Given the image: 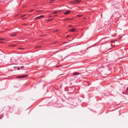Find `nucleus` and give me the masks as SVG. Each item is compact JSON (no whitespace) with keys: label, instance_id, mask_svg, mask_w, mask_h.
Listing matches in <instances>:
<instances>
[{"label":"nucleus","instance_id":"f257e3e1","mask_svg":"<svg viewBox=\"0 0 128 128\" xmlns=\"http://www.w3.org/2000/svg\"><path fill=\"white\" fill-rule=\"evenodd\" d=\"M83 51V50H81L79 52L73 53L74 54L75 53H77V55H79L81 56L83 54L82 53Z\"/></svg>","mask_w":128,"mask_h":128},{"label":"nucleus","instance_id":"f03ea898","mask_svg":"<svg viewBox=\"0 0 128 128\" xmlns=\"http://www.w3.org/2000/svg\"><path fill=\"white\" fill-rule=\"evenodd\" d=\"M5 40V39L2 38H0V42L2 43H4L5 42V41H4V40Z\"/></svg>","mask_w":128,"mask_h":128},{"label":"nucleus","instance_id":"7ed1b4c3","mask_svg":"<svg viewBox=\"0 0 128 128\" xmlns=\"http://www.w3.org/2000/svg\"><path fill=\"white\" fill-rule=\"evenodd\" d=\"M27 76V75L26 74V75L20 76H17L16 77V78H23L26 77Z\"/></svg>","mask_w":128,"mask_h":128},{"label":"nucleus","instance_id":"20e7f679","mask_svg":"<svg viewBox=\"0 0 128 128\" xmlns=\"http://www.w3.org/2000/svg\"><path fill=\"white\" fill-rule=\"evenodd\" d=\"M80 74L77 72H75L73 73V75L76 76Z\"/></svg>","mask_w":128,"mask_h":128},{"label":"nucleus","instance_id":"39448f33","mask_svg":"<svg viewBox=\"0 0 128 128\" xmlns=\"http://www.w3.org/2000/svg\"><path fill=\"white\" fill-rule=\"evenodd\" d=\"M70 11H71L70 10H69L68 11H66V12H64L63 14H69L70 13Z\"/></svg>","mask_w":128,"mask_h":128},{"label":"nucleus","instance_id":"423d86ee","mask_svg":"<svg viewBox=\"0 0 128 128\" xmlns=\"http://www.w3.org/2000/svg\"><path fill=\"white\" fill-rule=\"evenodd\" d=\"M74 1L76 4L79 3L81 2L80 0H75Z\"/></svg>","mask_w":128,"mask_h":128},{"label":"nucleus","instance_id":"0eeeda50","mask_svg":"<svg viewBox=\"0 0 128 128\" xmlns=\"http://www.w3.org/2000/svg\"><path fill=\"white\" fill-rule=\"evenodd\" d=\"M76 30V29L74 28H73L70 30V31L72 32H74Z\"/></svg>","mask_w":128,"mask_h":128},{"label":"nucleus","instance_id":"6e6552de","mask_svg":"<svg viewBox=\"0 0 128 128\" xmlns=\"http://www.w3.org/2000/svg\"><path fill=\"white\" fill-rule=\"evenodd\" d=\"M3 116H4V115L2 114L0 115V119H1L2 118Z\"/></svg>","mask_w":128,"mask_h":128},{"label":"nucleus","instance_id":"1a4fd4ad","mask_svg":"<svg viewBox=\"0 0 128 128\" xmlns=\"http://www.w3.org/2000/svg\"><path fill=\"white\" fill-rule=\"evenodd\" d=\"M71 3L72 4H76L75 2V1H72L71 2Z\"/></svg>","mask_w":128,"mask_h":128},{"label":"nucleus","instance_id":"9d476101","mask_svg":"<svg viewBox=\"0 0 128 128\" xmlns=\"http://www.w3.org/2000/svg\"><path fill=\"white\" fill-rule=\"evenodd\" d=\"M40 16H38L37 17L35 18V19H36V20H37V19H40Z\"/></svg>","mask_w":128,"mask_h":128},{"label":"nucleus","instance_id":"9b49d317","mask_svg":"<svg viewBox=\"0 0 128 128\" xmlns=\"http://www.w3.org/2000/svg\"><path fill=\"white\" fill-rule=\"evenodd\" d=\"M16 35V34H12L11 36L12 37Z\"/></svg>","mask_w":128,"mask_h":128},{"label":"nucleus","instance_id":"f8f14e48","mask_svg":"<svg viewBox=\"0 0 128 128\" xmlns=\"http://www.w3.org/2000/svg\"><path fill=\"white\" fill-rule=\"evenodd\" d=\"M40 18H43L44 17V15H41L40 16H39Z\"/></svg>","mask_w":128,"mask_h":128},{"label":"nucleus","instance_id":"ddd939ff","mask_svg":"<svg viewBox=\"0 0 128 128\" xmlns=\"http://www.w3.org/2000/svg\"><path fill=\"white\" fill-rule=\"evenodd\" d=\"M19 49L20 50H23L24 49V48H19Z\"/></svg>","mask_w":128,"mask_h":128},{"label":"nucleus","instance_id":"4468645a","mask_svg":"<svg viewBox=\"0 0 128 128\" xmlns=\"http://www.w3.org/2000/svg\"><path fill=\"white\" fill-rule=\"evenodd\" d=\"M24 66H20V68L22 69H23L24 68Z\"/></svg>","mask_w":128,"mask_h":128},{"label":"nucleus","instance_id":"2eb2a0df","mask_svg":"<svg viewBox=\"0 0 128 128\" xmlns=\"http://www.w3.org/2000/svg\"><path fill=\"white\" fill-rule=\"evenodd\" d=\"M66 20H72V18H66Z\"/></svg>","mask_w":128,"mask_h":128},{"label":"nucleus","instance_id":"dca6fc26","mask_svg":"<svg viewBox=\"0 0 128 128\" xmlns=\"http://www.w3.org/2000/svg\"><path fill=\"white\" fill-rule=\"evenodd\" d=\"M54 0H51L50 1V2H53V1H54Z\"/></svg>","mask_w":128,"mask_h":128},{"label":"nucleus","instance_id":"f3484780","mask_svg":"<svg viewBox=\"0 0 128 128\" xmlns=\"http://www.w3.org/2000/svg\"><path fill=\"white\" fill-rule=\"evenodd\" d=\"M92 46H90V47L89 48H87L86 49V50H87L89 48H91V47H92Z\"/></svg>","mask_w":128,"mask_h":128},{"label":"nucleus","instance_id":"a211bd4d","mask_svg":"<svg viewBox=\"0 0 128 128\" xmlns=\"http://www.w3.org/2000/svg\"><path fill=\"white\" fill-rule=\"evenodd\" d=\"M20 68H19V67H18V70H20Z\"/></svg>","mask_w":128,"mask_h":128},{"label":"nucleus","instance_id":"6ab92c4d","mask_svg":"<svg viewBox=\"0 0 128 128\" xmlns=\"http://www.w3.org/2000/svg\"><path fill=\"white\" fill-rule=\"evenodd\" d=\"M59 52V50H56V53H57V52Z\"/></svg>","mask_w":128,"mask_h":128},{"label":"nucleus","instance_id":"aec40b11","mask_svg":"<svg viewBox=\"0 0 128 128\" xmlns=\"http://www.w3.org/2000/svg\"><path fill=\"white\" fill-rule=\"evenodd\" d=\"M105 38H102V39L101 40H103V39H104Z\"/></svg>","mask_w":128,"mask_h":128},{"label":"nucleus","instance_id":"412c9836","mask_svg":"<svg viewBox=\"0 0 128 128\" xmlns=\"http://www.w3.org/2000/svg\"><path fill=\"white\" fill-rule=\"evenodd\" d=\"M69 36L68 35V36H66V37H69Z\"/></svg>","mask_w":128,"mask_h":128},{"label":"nucleus","instance_id":"4be33fe9","mask_svg":"<svg viewBox=\"0 0 128 128\" xmlns=\"http://www.w3.org/2000/svg\"><path fill=\"white\" fill-rule=\"evenodd\" d=\"M69 26H70V27H72V26H70V25H69Z\"/></svg>","mask_w":128,"mask_h":128},{"label":"nucleus","instance_id":"5701e85b","mask_svg":"<svg viewBox=\"0 0 128 128\" xmlns=\"http://www.w3.org/2000/svg\"><path fill=\"white\" fill-rule=\"evenodd\" d=\"M59 66H56V68L58 67H59Z\"/></svg>","mask_w":128,"mask_h":128},{"label":"nucleus","instance_id":"b1692460","mask_svg":"<svg viewBox=\"0 0 128 128\" xmlns=\"http://www.w3.org/2000/svg\"><path fill=\"white\" fill-rule=\"evenodd\" d=\"M54 13H56V11H55V12H54Z\"/></svg>","mask_w":128,"mask_h":128},{"label":"nucleus","instance_id":"393cba45","mask_svg":"<svg viewBox=\"0 0 128 128\" xmlns=\"http://www.w3.org/2000/svg\"><path fill=\"white\" fill-rule=\"evenodd\" d=\"M101 16L102 18V14H101Z\"/></svg>","mask_w":128,"mask_h":128},{"label":"nucleus","instance_id":"a878e982","mask_svg":"<svg viewBox=\"0 0 128 128\" xmlns=\"http://www.w3.org/2000/svg\"><path fill=\"white\" fill-rule=\"evenodd\" d=\"M127 89H128V87L127 88Z\"/></svg>","mask_w":128,"mask_h":128},{"label":"nucleus","instance_id":"bb28decb","mask_svg":"<svg viewBox=\"0 0 128 128\" xmlns=\"http://www.w3.org/2000/svg\"><path fill=\"white\" fill-rule=\"evenodd\" d=\"M67 43V42H65V43Z\"/></svg>","mask_w":128,"mask_h":128},{"label":"nucleus","instance_id":"cd10ccee","mask_svg":"<svg viewBox=\"0 0 128 128\" xmlns=\"http://www.w3.org/2000/svg\"><path fill=\"white\" fill-rule=\"evenodd\" d=\"M78 16H79V15H78Z\"/></svg>","mask_w":128,"mask_h":128},{"label":"nucleus","instance_id":"c85d7f7f","mask_svg":"<svg viewBox=\"0 0 128 128\" xmlns=\"http://www.w3.org/2000/svg\"><path fill=\"white\" fill-rule=\"evenodd\" d=\"M57 31H58L57 30H56V31L57 32Z\"/></svg>","mask_w":128,"mask_h":128},{"label":"nucleus","instance_id":"c756f323","mask_svg":"<svg viewBox=\"0 0 128 128\" xmlns=\"http://www.w3.org/2000/svg\"><path fill=\"white\" fill-rule=\"evenodd\" d=\"M114 42V41L113 42Z\"/></svg>","mask_w":128,"mask_h":128}]
</instances>
